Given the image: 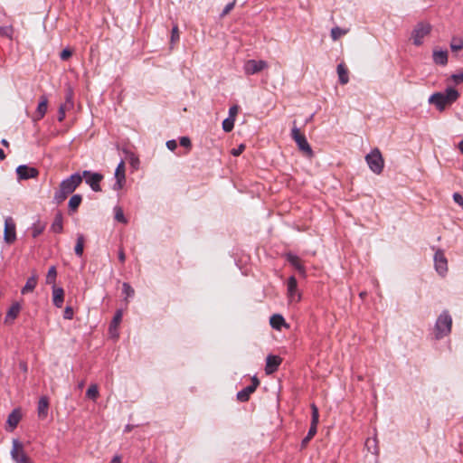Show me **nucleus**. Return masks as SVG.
<instances>
[{"instance_id": "obj_1", "label": "nucleus", "mask_w": 463, "mask_h": 463, "mask_svg": "<svg viewBox=\"0 0 463 463\" xmlns=\"http://www.w3.org/2000/svg\"><path fill=\"white\" fill-rule=\"evenodd\" d=\"M459 97V92L453 87H447L443 92H434L429 97L428 102L434 105L439 111L445 110L447 106L453 104Z\"/></svg>"}, {"instance_id": "obj_2", "label": "nucleus", "mask_w": 463, "mask_h": 463, "mask_svg": "<svg viewBox=\"0 0 463 463\" xmlns=\"http://www.w3.org/2000/svg\"><path fill=\"white\" fill-rule=\"evenodd\" d=\"M82 176L79 173L71 175L60 184L59 189L55 192L53 202L57 204L61 203L66 198L72 194L76 188L81 184Z\"/></svg>"}, {"instance_id": "obj_3", "label": "nucleus", "mask_w": 463, "mask_h": 463, "mask_svg": "<svg viewBox=\"0 0 463 463\" xmlns=\"http://www.w3.org/2000/svg\"><path fill=\"white\" fill-rule=\"evenodd\" d=\"M452 328V317L448 310H443L438 317L434 325L435 338L442 339L449 335Z\"/></svg>"}, {"instance_id": "obj_4", "label": "nucleus", "mask_w": 463, "mask_h": 463, "mask_svg": "<svg viewBox=\"0 0 463 463\" xmlns=\"http://www.w3.org/2000/svg\"><path fill=\"white\" fill-rule=\"evenodd\" d=\"M365 161L373 173L380 175L383 172L384 160L378 148H374L369 154H367L365 156Z\"/></svg>"}, {"instance_id": "obj_5", "label": "nucleus", "mask_w": 463, "mask_h": 463, "mask_svg": "<svg viewBox=\"0 0 463 463\" xmlns=\"http://www.w3.org/2000/svg\"><path fill=\"white\" fill-rule=\"evenodd\" d=\"M291 137L294 139L300 151H302L307 157H313V150L310 145L308 144L306 137L300 133L299 128H298L297 127H294L292 128Z\"/></svg>"}, {"instance_id": "obj_6", "label": "nucleus", "mask_w": 463, "mask_h": 463, "mask_svg": "<svg viewBox=\"0 0 463 463\" xmlns=\"http://www.w3.org/2000/svg\"><path fill=\"white\" fill-rule=\"evenodd\" d=\"M431 25L429 23H418L411 32L413 44L420 46L423 43V39L430 34Z\"/></svg>"}, {"instance_id": "obj_7", "label": "nucleus", "mask_w": 463, "mask_h": 463, "mask_svg": "<svg viewBox=\"0 0 463 463\" xmlns=\"http://www.w3.org/2000/svg\"><path fill=\"white\" fill-rule=\"evenodd\" d=\"M11 458L15 463H33L24 450L23 443L18 439H13V447L11 449Z\"/></svg>"}, {"instance_id": "obj_8", "label": "nucleus", "mask_w": 463, "mask_h": 463, "mask_svg": "<svg viewBox=\"0 0 463 463\" xmlns=\"http://www.w3.org/2000/svg\"><path fill=\"white\" fill-rule=\"evenodd\" d=\"M434 269L436 272L442 278L448 273V260L445 256L444 250L438 249L435 251L434 257Z\"/></svg>"}, {"instance_id": "obj_9", "label": "nucleus", "mask_w": 463, "mask_h": 463, "mask_svg": "<svg viewBox=\"0 0 463 463\" xmlns=\"http://www.w3.org/2000/svg\"><path fill=\"white\" fill-rule=\"evenodd\" d=\"M268 68V62L263 60H248L243 64V71L247 76H251Z\"/></svg>"}, {"instance_id": "obj_10", "label": "nucleus", "mask_w": 463, "mask_h": 463, "mask_svg": "<svg viewBox=\"0 0 463 463\" xmlns=\"http://www.w3.org/2000/svg\"><path fill=\"white\" fill-rule=\"evenodd\" d=\"M80 175L85 179V183L89 184L94 192L101 191V187L99 185L100 181L103 179V175L101 174L85 170Z\"/></svg>"}, {"instance_id": "obj_11", "label": "nucleus", "mask_w": 463, "mask_h": 463, "mask_svg": "<svg viewBox=\"0 0 463 463\" xmlns=\"http://www.w3.org/2000/svg\"><path fill=\"white\" fill-rule=\"evenodd\" d=\"M4 240L6 243L11 244L16 240L15 223L11 217L5 220Z\"/></svg>"}, {"instance_id": "obj_12", "label": "nucleus", "mask_w": 463, "mask_h": 463, "mask_svg": "<svg viewBox=\"0 0 463 463\" xmlns=\"http://www.w3.org/2000/svg\"><path fill=\"white\" fill-rule=\"evenodd\" d=\"M16 175L20 180H28L36 178L39 175V171L35 167L21 165L16 168Z\"/></svg>"}, {"instance_id": "obj_13", "label": "nucleus", "mask_w": 463, "mask_h": 463, "mask_svg": "<svg viewBox=\"0 0 463 463\" xmlns=\"http://www.w3.org/2000/svg\"><path fill=\"white\" fill-rule=\"evenodd\" d=\"M288 298L290 302H298L301 295L298 290V282L294 276L288 278L287 281Z\"/></svg>"}, {"instance_id": "obj_14", "label": "nucleus", "mask_w": 463, "mask_h": 463, "mask_svg": "<svg viewBox=\"0 0 463 463\" xmlns=\"http://www.w3.org/2000/svg\"><path fill=\"white\" fill-rule=\"evenodd\" d=\"M285 257H286V260L288 261V263L292 267H294L303 278H306V276H307L306 269H305L304 265L301 263V260L298 258V256H297L296 254H294L292 252H288V253H286Z\"/></svg>"}, {"instance_id": "obj_15", "label": "nucleus", "mask_w": 463, "mask_h": 463, "mask_svg": "<svg viewBox=\"0 0 463 463\" xmlns=\"http://www.w3.org/2000/svg\"><path fill=\"white\" fill-rule=\"evenodd\" d=\"M281 364V358L278 355L269 354L266 358V368L267 374H271L278 370Z\"/></svg>"}, {"instance_id": "obj_16", "label": "nucleus", "mask_w": 463, "mask_h": 463, "mask_svg": "<svg viewBox=\"0 0 463 463\" xmlns=\"http://www.w3.org/2000/svg\"><path fill=\"white\" fill-rule=\"evenodd\" d=\"M47 108H48V99L46 96L43 95L40 97V101L37 106L36 113L33 118V120L37 121V120L42 119L47 112Z\"/></svg>"}, {"instance_id": "obj_17", "label": "nucleus", "mask_w": 463, "mask_h": 463, "mask_svg": "<svg viewBox=\"0 0 463 463\" xmlns=\"http://www.w3.org/2000/svg\"><path fill=\"white\" fill-rule=\"evenodd\" d=\"M258 385L259 382H256V383H251L250 385L246 386L237 392V399L241 402H247L250 394L255 392Z\"/></svg>"}, {"instance_id": "obj_18", "label": "nucleus", "mask_w": 463, "mask_h": 463, "mask_svg": "<svg viewBox=\"0 0 463 463\" xmlns=\"http://www.w3.org/2000/svg\"><path fill=\"white\" fill-rule=\"evenodd\" d=\"M269 324L273 329L279 331L281 330L282 326L288 327V325L286 323L285 318L283 317V316L279 314L272 315L269 319Z\"/></svg>"}, {"instance_id": "obj_19", "label": "nucleus", "mask_w": 463, "mask_h": 463, "mask_svg": "<svg viewBox=\"0 0 463 463\" xmlns=\"http://www.w3.org/2000/svg\"><path fill=\"white\" fill-rule=\"evenodd\" d=\"M432 58L436 64L445 66L448 63V51L435 49L433 50Z\"/></svg>"}, {"instance_id": "obj_20", "label": "nucleus", "mask_w": 463, "mask_h": 463, "mask_svg": "<svg viewBox=\"0 0 463 463\" xmlns=\"http://www.w3.org/2000/svg\"><path fill=\"white\" fill-rule=\"evenodd\" d=\"M48 409H49V400L46 396H43L40 398L38 402V417L40 419H45L48 414Z\"/></svg>"}, {"instance_id": "obj_21", "label": "nucleus", "mask_w": 463, "mask_h": 463, "mask_svg": "<svg viewBox=\"0 0 463 463\" xmlns=\"http://www.w3.org/2000/svg\"><path fill=\"white\" fill-rule=\"evenodd\" d=\"M117 182H118V190L121 189L125 184L126 175H125V162H124V160H120L118 163Z\"/></svg>"}, {"instance_id": "obj_22", "label": "nucleus", "mask_w": 463, "mask_h": 463, "mask_svg": "<svg viewBox=\"0 0 463 463\" xmlns=\"http://www.w3.org/2000/svg\"><path fill=\"white\" fill-rule=\"evenodd\" d=\"M51 231L55 233H61L63 231V216L61 212L56 213L53 222L51 225Z\"/></svg>"}, {"instance_id": "obj_23", "label": "nucleus", "mask_w": 463, "mask_h": 463, "mask_svg": "<svg viewBox=\"0 0 463 463\" xmlns=\"http://www.w3.org/2000/svg\"><path fill=\"white\" fill-rule=\"evenodd\" d=\"M52 301L53 305L57 307H61L64 301V290L61 288H56L53 286L52 290Z\"/></svg>"}, {"instance_id": "obj_24", "label": "nucleus", "mask_w": 463, "mask_h": 463, "mask_svg": "<svg viewBox=\"0 0 463 463\" xmlns=\"http://www.w3.org/2000/svg\"><path fill=\"white\" fill-rule=\"evenodd\" d=\"M37 275L33 273L30 278L27 279L25 285L23 287L21 292L25 295L29 292L33 291L35 287L37 286Z\"/></svg>"}, {"instance_id": "obj_25", "label": "nucleus", "mask_w": 463, "mask_h": 463, "mask_svg": "<svg viewBox=\"0 0 463 463\" xmlns=\"http://www.w3.org/2000/svg\"><path fill=\"white\" fill-rule=\"evenodd\" d=\"M338 80L342 85L346 84L349 81L348 71L343 63L337 65L336 68Z\"/></svg>"}, {"instance_id": "obj_26", "label": "nucleus", "mask_w": 463, "mask_h": 463, "mask_svg": "<svg viewBox=\"0 0 463 463\" xmlns=\"http://www.w3.org/2000/svg\"><path fill=\"white\" fill-rule=\"evenodd\" d=\"M85 237L81 233L77 234L76 245L74 248L75 254L81 257L84 250Z\"/></svg>"}, {"instance_id": "obj_27", "label": "nucleus", "mask_w": 463, "mask_h": 463, "mask_svg": "<svg viewBox=\"0 0 463 463\" xmlns=\"http://www.w3.org/2000/svg\"><path fill=\"white\" fill-rule=\"evenodd\" d=\"M82 196L80 194H73L69 201L68 208L70 212H75L81 203Z\"/></svg>"}, {"instance_id": "obj_28", "label": "nucleus", "mask_w": 463, "mask_h": 463, "mask_svg": "<svg viewBox=\"0 0 463 463\" xmlns=\"http://www.w3.org/2000/svg\"><path fill=\"white\" fill-rule=\"evenodd\" d=\"M20 419H21V415H20L19 411L16 410H14L8 415L7 423L14 429L18 425Z\"/></svg>"}, {"instance_id": "obj_29", "label": "nucleus", "mask_w": 463, "mask_h": 463, "mask_svg": "<svg viewBox=\"0 0 463 463\" xmlns=\"http://www.w3.org/2000/svg\"><path fill=\"white\" fill-rule=\"evenodd\" d=\"M347 33L348 29H342L338 26H335L331 29L330 35L333 41H336L341 36L345 35Z\"/></svg>"}, {"instance_id": "obj_30", "label": "nucleus", "mask_w": 463, "mask_h": 463, "mask_svg": "<svg viewBox=\"0 0 463 463\" xmlns=\"http://www.w3.org/2000/svg\"><path fill=\"white\" fill-rule=\"evenodd\" d=\"M19 312H20V305L18 303L13 304L6 313L5 321H7L9 318H11V319L16 318Z\"/></svg>"}, {"instance_id": "obj_31", "label": "nucleus", "mask_w": 463, "mask_h": 463, "mask_svg": "<svg viewBox=\"0 0 463 463\" xmlns=\"http://www.w3.org/2000/svg\"><path fill=\"white\" fill-rule=\"evenodd\" d=\"M122 294L124 295V299L128 302L129 298L134 297L135 291L129 284L125 282L122 287Z\"/></svg>"}, {"instance_id": "obj_32", "label": "nucleus", "mask_w": 463, "mask_h": 463, "mask_svg": "<svg viewBox=\"0 0 463 463\" xmlns=\"http://www.w3.org/2000/svg\"><path fill=\"white\" fill-rule=\"evenodd\" d=\"M311 411H312V414H311V425L310 426H314V427L317 428L318 420H319V412H318V408L316 406V404H314V403L311 404Z\"/></svg>"}, {"instance_id": "obj_33", "label": "nucleus", "mask_w": 463, "mask_h": 463, "mask_svg": "<svg viewBox=\"0 0 463 463\" xmlns=\"http://www.w3.org/2000/svg\"><path fill=\"white\" fill-rule=\"evenodd\" d=\"M99 396V390L96 384L90 385L87 392H86V397L90 400H96Z\"/></svg>"}, {"instance_id": "obj_34", "label": "nucleus", "mask_w": 463, "mask_h": 463, "mask_svg": "<svg viewBox=\"0 0 463 463\" xmlns=\"http://www.w3.org/2000/svg\"><path fill=\"white\" fill-rule=\"evenodd\" d=\"M317 431V427L310 426L307 436L302 439V442H301L302 447H305L310 441V439L316 435Z\"/></svg>"}, {"instance_id": "obj_35", "label": "nucleus", "mask_w": 463, "mask_h": 463, "mask_svg": "<svg viewBox=\"0 0 463 463\" xmlns=\"http://www.w3.org/2000/svg\"><path fill=\"white\" fill-rule=\"evenodd\" d=\"M463 48V40L461 38L454 37L450 43V49L453 52L459 51Z\"/></svg>"}, {"instance_id": "obj_36", "label": "nucleus", "mask_w": 463, "mask_h": 463, "mask_svg": "<svg viewBox=\"0 0 463 463\" xmlns=\"http://www.w3.org/2000/svg\"><path fill=\"white\" fill-rule=\"evenodd\" d=\"M234 118H227L222 121V129L224 132H231L234 128Z\"/></svg>"}, {"instance_id": "obj_37", "label": "nucleus", "mask_w": 463, "mask_h": 463, "mask_svg": "<svg viewBox=\"0 0 463 463\" xmlns=\"http://www.w3.org/2000/svg\"><path fill=\"white\" fill-rule=\"evenodd\" d=\"M56 276H57V271H56V268L54 266H52L49 270H48V273H47V276H46V283L47 284H52L55 282V279H56Z\"/></svg>"}, {"instance_id": "obj_38", "label": "nucleus", "mask_w": 463, "mask_h": 463, "mask_svg": "<svg viewBox=\"0 0 463 463\" xmlns=\"http://www.w3.org/2000/svg\"><path fill=\"white\" fill-rule=\"evenodd\" d=\"M128 161L131 165L133 171L137 170L139 166V159L133 154L128 155Z\"/></svg>"}, {"instance_id": "obj_39", "label": "nucleus", "mask_w": 463, "mask_h": 463, "mask_svg": "<svg viewBox=\"0 0 463 463\" xmlns=\"http://www.w3.org/2000/svg\"><path fill=\"white\" fill-rule=\"evenodd\" d=\"M450 78L456 85L463 83V70L453 73Z\"/></svg>"}, {"instance_id": "obj_40", "label": "nucleus", "mask_w": 463, "mask_h": 463, "mask_svg": "<svg viewBox=\"0 0 463 463\" xmlns=\"http://www.w3.org/2000/svg\"><path fill=\"white\" fill-rule=\"evenodd\" d=\"M43 230H44V226H43L41 224L33 225L32 228V236L33 238L38 237L43 232Z\"/></svg>"}, {"instance_id": "obj_41", "label": "nucleus", "mask_w": 463, "mask_h": 463, "mask_svg": "<svg viewBox=\"0 0 463 463\" xmlns=\"http://www.w3.org/2000/svg\"><path fill=\"white\" fill-rule=\"evenodd\" d=\"M12 33H13L12 26L0 27V35L5 36V37H11Z\"/></svg>"}, {"instance_id": "obj_42", "label": "nucleus", "mask_w": 463, "mask_h": 463, "mask_svg": "<svg viewBox=\"0 0 463 463\" xmlns=\"http://www.w3.org/2000/svg\"><path fill=\"white\" fill-rule=\"evenodd\" d=\"M73 309L71 307H66L63 312V318L64 319H72L73 317Z\"/></svg>"}, {"instance_id": "obj_43", "label": "nucleus", "mask_w": 463, "mask_h": 463, "mask_svg": "<svg viewBox=\"0 0 463 463\" xmlns=\"http://www.w3.org/2000/svg\"><path fill=\"white\" fill-rule=\"evenodd\" d=\"M109 334L114 336L116 334V313L113 315L109 325Z\"/></svg>"}, {"instance_id": "obj_44", "label": "nucleus", "mask_w": 463, "mask_h": 463, "mask_svg": "<svg viewBox=\"0 0 463 463\" xmlns=\"http://www.w3.org/2000/svg\"><path fill=\"white\" fill-rule=\"evenodd\" d=\"M72 55V52L66 48L64 50L61 51V52L60 53V58L62 60V61H66L68 60L71 56Z\"/></svg>"}, {"instance_id": "obj_45", "label": "nucleus", "mask_w": 463, "mask_h": 463, "mask_svg": "<svg viewBox=\"0 0 463 463\" xmlns=\"http://www.w3.org/2000/svg\"><path fill=\"white\" fill-rule=\"evenodd\" d=\"M180 146L190 148L191 147V140L188 137H182L179 140Z\"/></svg>"}, {"instance_id": "obj_46", "label": "nucleus", "mask_w": 463, "mask_h": 463, "mask_svg": "<svg viewBox=\"0 0 463 463\" xmlns=\"http://www.w3.org/2000/svg\"><path fill=\"white\" fill-rule=\"evenodd\" d=\"M238 111H239V107L237 105H233L232 107H230V109H229V117L228 118L235 119V118H236L237 114H238Z\"/></svg>"}, {"instance_id": "obj_47", "label": "nucleus", "mask_w": 463, "mask_h": 463, "mask_svg": "<svg viewBox=\"0 0 463 463\" xmlns=\"http://www.w3.org/2000/svg\"><path fill=\"white\" fill-rule=\"evenodd\" d=\"M178 40H179L178 27H177V25H175L172 28V32H171V41L172 42H175V41H178Z\"/></svg>"}, {"instance_id": "obj_48", "label": "nucleus", "mask_w": 463, "mask_h": 463, "mask_svg": "<svg viewBox=\"0 0 463 463\" xmlns=\"http://www.w3.org/2000/svg\"><path fill=\"white\" fill-rule=\"evenodd\" d=\"M234 4L235 2H232V3H229L225 5V7L223 8L222 12V16H224L226 14H228L234 7Z\"/></svg>"}, {"instance_id": "obj_49", "label": "nucleus", "mask_w": 463, "mask_h": 463, "mask_svg": "<svg viewBox=\"0 0 463 463\" xmlns=\"http://www.w3.org/2000/svg\"><path fill=\"white\" fill-rule=\"evenodd\" d=\"M117 220H118V222H123V223L127 222V219L123 213V211L119 207H118Z\"/></svg>"}, {"instance_id": "obj_50", "label": "nucleus", "mask_w": 463, "mask_h": 463, "mask_svg": "<svg viewBox=\"0 0 463 463\" xmlns=\"http://www.w3.org/2000/svg\"><path fill=\"white\" fill-rule=\"evenodd\" d=\"M453 200L456 203H458V205H460L463 209V197L460 194L458 193H454L453 194Z\"/></svg>"}, {"instance_id": "obj_51", "label": "nucleus", "mask_w": 463, "mask_h": 463, "mask_svg": "<svg viewBox=\"0 0 463 463\" xmlns=\"http://www.w3.org/2000/svg\"><path fill=\"white\" fill-rule=\"evenodd\" d=\"M65 109H66V104L65 105H61L60 108H59V111H58V120L59 121H62L65 118Z\"/></svg>"}, {"instance_id": "obj_52", "label": "nucleus", "mask_w": 463, "mask_h": 463, "mask_svg": "<svg viewBox=\"0 0 463 463\" xmlns=\"http://www.w3.org/2000/svg\"><path fill=\"white\" fill-rule=\"evenodd\" d=\"M245 149V146L243 144H241L237 148L232 149V154L234 156H240Z\"/></svg>"}, {"instance_id": "obj_53", "label": "nucleus", "mask_w": 463, "mask_h": 463, "mask_svg": "<svg viewBox=\"0 0 463 463\" xmlns=\"http://www.w3.org/2000/svg\"><path fill=\"white\" fill-rule=\"evenodd\" d=\"M166 147L170 150V151H175V148L177 147V143L175 139H171V140H168L166 142Z\"/></svg>"}, {"instance_id": "obj_54", "label": "nucleus", "mask_w": 463, "mask_h": 463, "mask_svg": "<svg viewBox=\"0 0 463 463\" xmlns=\"http://www.w3.org/2000/svg\"><path fill=\"white\" fill-rule=\"evenodd\" d=\"M371 443L374 447V451L373 453L377 454L378 453V449H377V447H376V439H368L366 440V446L368 447V449H370V444Z\"/></svg>"}, {"instance_id": "obj_55", "label": "nucleus", "mask_w": 463, "mask_h": 463, "mask_svg": "<svg viewBox=\"0 0 463 463\" xmlns=\"http://www.w3.org/2000/svg\"><path fill=\"white\" fill-rule=\"evenodd\" d=\"M118 258L119 259L120 261H124L125 260V254L123 251L119 250L118 251Z\"/></svg>"}, {"instance_id": "obj_56", "label": "nucleus", "mask_w": 463, "mask_h": 463, "mask_svg": "<svg viewBox=\"0 0 463 463\" xmlns=\"http://www.w3.org/2000/svg\"><path fill=\"white\" fill-rule=\"evenodd\" d=\"M72 93L68 95L67 98H66V101L71 103V107L73 106V101H72Z\"/></svg>"}, {"instance_id": "obj_57", "label": "nucleus", "mask_w": 463, "mask_h": 463, "mask_svg": "<svg viewBox=\"0 0 463 463\" xmlns=\"http://www.w3.org/2000/svg\"><path fill=\"white\" fill-rule=\"evenodd\" d=\"M117 317H118V325L120 320H121V317H122V311L120 309H118V308Z\"/></svg>"}, {"instance_id": "obj_58", "label": "nucleus", "mask_w": 463, "mask_h": 463, "mask_svg": "<svg viewBox=\"0 0 463 463\" xmlns=\"http://www.w3.org/2000/svg\"><path fill=\"white\" fill-rule=\"evenodd\" d=\"M1 144L4 146H9V142L6 140V139H2L1 140Z\"/></svg>"}, {"instance_id": "obj_59", "label": "nucleus", "mask_w": 463, "mask_h": 463, "mask_svg": "<svg viewBox=\"0 0 463 463\" xmlns=\"http://www.w3.org/2000/svg\"><path fill=\"white\" fill-rule=\"evenodd\" d=\"M5 158V154L2 148H0V159L4 160Z\"/></svg>"}, {"instance_id": "obj_60", "label": "nucleus", "mask_w": 463, "mask_h": 463, "mask_svg": "<svg viewBox=\"0 0 463 463\" xmlns=\"http://www.w3.org/2000/svg\"><path fill=\"white\" fill-rule=\"evenodd\" d=\"M20 367L24 372L27 370V366H26V364L24 363H21L20 364Z\"/></svg>"}, {"instance_id": "obj_61", "label": "nucleus", "mask_w": 463, "mask_h": 463, "mask_svg": "<svg viewBox=\"0 0 463 463\" xmlns=\"http://www.w3.org/2000/svg\"><path fill=\"white\" fill-rule=\"evenodd\" d=\"M458 148H459L460 152L463 154V139L459 142Z\"/></svg>"}, {"instance_id": "obj_62", "label": "nucleus", "mask_w": 463, "mask_h": 463, "mask_svg": "<svg viewBox=\"0 0 463 463\" xmlns=\"http://www.w3.org/2000/svg\"><path fill=\"white\" fill-rule=\"evenodd\" d=\"M84 384H85L84 381H81L80 383H79L78 388L81 390L84 387Z\"/></svg>"}, {"instance_id": "obj_63", "label": "nucleus", "mask_w": 463, "mask_h": 463, "mask_svg": "<svg viewBox=\"0 0 463 463\" xmlns=\"http://www.w3.org/2000/svg\"><path fill=\"white\" fill-rule=\"evenodd\" d=\"M109 463H116V455L111 458Z\"/></svg>"}, {"instance_id": "obj_64", "label": "nucleus", "mask_w": 463, "mask_h": 463, "mask_svg": "<svg viewBox=\"0 0 463 463\" xmlns=\"http://www.w3.org/2000/svg\"><path fill=\"white\" fill-rule=\"evenodd\" d=\"M256 382H259V380L256 377H253L252 383H256Z\"/></svg>"}]
</instances>
